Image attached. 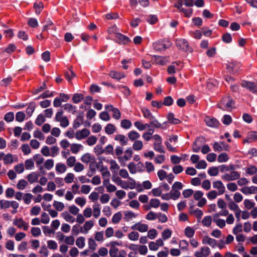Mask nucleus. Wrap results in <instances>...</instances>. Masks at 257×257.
I'll use <instances>...</instances> for the list:
<instances>
[{"instance_id":"54","label":"nucleus","mask_w":257,"mask_h":257,"mask_svg":"<svg viewBox=\"0 0 257 257\" xmlns=\"http://www.w3.org/2000/svg\"><path fill=\"white\" fill-rule=\"evenodd\" d=\"M122 218V214L121 212H118L115 213L112 218V222L113 223H117L119 222Z\"/></svg>"},{"instance_id":"3","label":"nucleus","mask_w":257,"mask_h":257,"mask_svg":"<svg viewBox=\"0 0 257 257\" xmlns=\"http://www.w3.org/2000/svg\"><path fill=\"white\" fill-rule=\"evenodd\" d=\"M111 257H126V252L124 250H119L115 246H111L109 251Z\"/></svg>"},{"instance_id":"39","label":"nucleus","mask_w":257,"mask_h":257,"mask_svg":"<svg viewBox=\"0 0 257 257\" xmlns=\"http://www.w3.org/2000/svg\"><path fill=\"white\" fill-rule=\"evenodd\" d=\"M115 131V126L111 123L108 124L105 128V133L108 135L113 134Z\"/></svg>"},{"instance_id":"64","label":"nucleus","mask_w":257,"mask_h":257,"mask_svg":"<svg viewBox=\"0 0 257 257\" xmlns=\"http://www.w3.org/2000/svg\"><path fill=\"white\" fill-rule=\"evenodd\" d=\"M172 234V231L169 229H165L162 233V236L164 240H166L170 238Z\"/></svg>"},{"instance_id":"16","label":"nucleus","mask_w":257,"mask_h":257,"mask_svg":"<svg viewBox=\"0 0 257 257\" xmlns=\"http://www.w3.org/2000/svg\"><path fill=\"white\" fill-rule=\"evenodd\" d=\"M94 226L93 221L90 220L85 222L83 226L81 227V233L86 234Z\"/></svg>"},{"instance_id":"33","label":"nucleus","mask_w":257,"mask_h":257,"mask_svg":"<svg viewBox=\"0 0 257 257\" xmlns=\"http://www.w3.org/2000/svg\"><path fill=\"white\" fill-rule=\"evenodd\" d=\"M257 140V132H251L248 135L247 138L244 141V142L251 143Z\"/></svg>"},{"instance_id":"7","label":"nucleus","mask_w":257,"mask_h":257,"mask_svg":"<svg viewBox=\"0 0 257 257\" xmlns=\"http://www.w3.org/2000/svg\"><path fill=\"white\" fill-rule=\"evenodd\" d=\"M213 147L215 151L219 152L223 151H228L229 149V145L223 142L214 143Z\"/></svg>"},{"instance_id":"23","label":"nucleus","mask_w":257,"mask_h":257,"mask_svg":"<svg viewBox=\"0 0 257 257\" xmlns=\"http://www.w3.org/2000/svg\"><path fill=\"white\" fill-rule=\"evenodd\" d=\"M204 140V138H200L196 140L192 146V150L193 152L197 153L200 151L202 141Z\"/></svg>"},{"instance_id":"11","label":"nucleus","mask_w":257,"mask_h":257,"mask_svg":"<svg viewBox=\"0 0 257 257\" xmlns=\"http://www.w3.org/2000/svg\"><path fill=\"white\" fill-rule=\"evenodd\" d=\"M210 253V248L207 246H203L201 248L200 250L196 251L194 255L195 257H207Z\"/></svg>"},{"instance_id":"32","label":"nucleus","mask_w":257,"mask_h":257,"mask_svg":"<svg viewBox=\"0 0 257 257\" xmlns=\"http://www.w3.org/2000/svg\"><path fill=\"white\" fill-rule=\"evenodd\" d=\"M109 76L112 78L119 80L121 78L125 77V75L123 73L112 71L109 73Z\"/></svg>"},{"instance_id":"38","label":"nucleus","mask_w":257,"mask_h":257,"mask_svg":"<svg viewBox=\"0 0 257 257\" xmlns=\"http://www.w3.org/2000/svg\"><path fill=\"white\" fill-rule=\"evenodd\" d=\"M143 147V143L142 141H135L133 145V148L135 151H139L141 150Z\"/></svg>"},{"instance_id":"31","label":"nucleus","mask_w":257,"mask_h":257,"mask_svg":"<svg viewBox=\"0 0 257 257\" xmlns=\"http://www.w3.org/2000/svg\"><path fill=\"white\" fill-rule=\"evenodd\" d=\"M38 178V174L36 172H32L27 177L28 182L31 184L37 182Z\"/></svg>"},{"instance_id":"17","label":"nucleus","mask_w":257,"mask_h":257,"mask_svg":"<svg viewBox=\"0 0 257 257\" xmlns=\"http://www.w3.org/2000/svg\"><path fill=\"white\" fill-rule=\"evenodd\" d=\"M133 230H137L141 232H146L148 230L149 226L146 224H143L140 222L135 224L131 227Z\"/></svg>"},{"instance_id":"48","label":"nucleus","mask_w":257,"mask_h":257,"mask_svg":"<svg viewBox=\"0 0 257 257\" xmlns=\"http://www.w3.org/2000/svg\"><path fill=\"white\" fill-rule=\"evenodd\" d=\"M74 177V175L73 173H69L67 174L64 179V180L66 183L70 184L73 182Z\"/></svg>"},{"instance_id":"41","label":"nucleus","mask_w":257,"mask_h":257,"mask_svg":"<svg viewBox=\"0 0 257 257\" xmlns=\"http://www.w3.org/2000/svg\"><path fill=\"white\" fill-rule=\"evenodd\" d=\"M212 217L211 216H205L202 220V224L206 227H209L211 225Z\"/></svg>"},{"instance_id":"62","label":"nucleus","mask_w":257,"mask_h":257,"mask_svg":"<svg viewBox=\"0 0 257 257\" xmlns=\"http://www.w3.org/2000/svg\"><path fill=\"white\" fill-rule=\"evenodd\" d=\"M195 233V230L191 227H187L185 229V235L190 238L192 237Z\"/></svg>"},{"instance_id":"15","label":"nucleus","mask_w":257,"mask_h":257,"mask_svg":"<svg viewBox=\"0 0 257 257\" xmlns=\"http://www.w3.org/2000/svg\"><path fill=\"white\" fill-rule=\"evenodd\" d=\"M213 187L218 190V195L223 194L225 191V188L221 181H216L213 182Z\"/></svg>"},{"instance_id":"4","label":"nucleus","mask_w":257,"mask_h":257,"mask_svg":"<svg viewBox=\"0 0 257 257\" xmlns=\"http://www.w3.org/2000/svg\"><path fill=\"white\" fill-rule=\"evenodd\" d=\"M153 138L155 140V142L154 144V149L156 151L164 153V148L162 145V139L158 135H155Z\"/></svg>"},{"instance_id":"13","label":"nucleus","mask_w":257,"mask_h":257,"mask_svg":"<svg viewBox=\"0 0 257 257\" xmlns=\"http://www.w3.org/2000/svg\"><path fill=\"white\" fill-rule=\"evenodd\" d=\"M129 178V181H122L121 183L120 184V187L124 189H134L136 186V182L135 181L131 178Z\"/></svg>"},{"instance_id":"47","label":"nucleus","mask_w":257,"mask_h":257,"mask_svg":"<svg viewBox=\"0 0 257 257\" xmlns=\"http://www.w3.org/2000/svg\"><path fill=\"white\" fill-rule=\"evenodd\" d=\"M83 99V95L81 93H75L72 97V101L75 103L80 102Z\"/></svg>"},{"instance_id":"6","label":"nucleus","mask_w":257,"mask_h":257,"mask_svg":"<svg viewBox=\"0 0 257 257\" xmlns=\"http://www.w3.org/2000/svg\"><path fill=\"white\" fill-rule=\"evenodd\" d=\"M177 47L184 51H188L191 50L188 42L184 39H179L176 40Z\"/></svg>"},{"instance_id":"53","label":"nucleus","mask_w":257,"mask_h":257,"mask_svg":"<svg viewBox=\"0 0 257 257\" xmlns=\"http://www.w3.org/2000/svg\"><path fill=\"white\" fill-rule=\"evenodd\" d=\"M83 122V117L82 116L78 117L74 121L73 126L75 129L79 127Z\"/></svg>"},{"instance_id":"49","label":"nucleus","mask_w":257,"mask_h":257,"mask_svg":"<svg viewBox=\"0 0 257 257\" xmlns=\"http://www.w3.org/2000/svg\"><path fill=\"white\" fill-rule=\"evenodd\" d=\"M166 123V122H165L163 124H162L157 119H153V120L151 121V125H152V126L157 128H166V127L163 126V124Z\"/></svg>"},{"instance_id":"44","label":"nucleus","mask_w":257,"mask_h":257,"mask_svg":"<svg viewBox=\"0 0 257 257\" xmlns=\"http://www.w3.org/2000/svg\"><path fill=\"white\" fill-rule=\"evenodd\" d=\"M76 159L75 157L71 156L67 159L66 164L69 167L71 168L74 166L76 164Z\"/></svg>"},{"instance_id":"22","label":"nucleus","mask_w":257,"mask_h":257,"mask_svg":"<svg viewBox=\"0 0 257 257\" xmlns=\"http://www.w3.org/2000/svg\"><path fill=\"white\" fill-rule=\"evenodd\" d=\"M70 151L72 154H77L83 150V146L80 144L73 143L70 146Z\"/></svg>"},{"instance_id":"26","label":"nucleus","mask_w":257,"mask_h":257,"mask_svg":"<svg viewBox=\"0 0 257 257\" xmlns=\"http://www.w3.org/2000/svg\"><path fill=\"white\" fill-rule=\"evenodd\" d=\"M167 118L168 121L172 124H177L181 122L179 119L175 117L174 114L172 112H169L167 115Z\"/></svg>"},{"instance_id":"58","label":"nucleus","mask_w":257,"mask_h":257,"mask_svg":"<svg viewBox=\"0 0 257 257\" xmlns=\"http://www.w3.org/2000/svg\"><path fill=\"white\" fill-rule=\"evenodd\" d=\"M228 206L230 210L233 211L234 212L240 209L238 205L233 201H230L228 203Z\"/></svg>"},{"instance_id":"20","label":"nucleus","mask_w":257,"mask_h":257,"mask_svg":"<svg viewBox=\"0 0 257 257\" xmlns=\"http://www.w3.org/2000/svg\"><path fill=\"white\" fill-rule=\"evenodd\" d=\"M202 243L204 244H208L212 247H215L217 246V241L208 236H205L202 239Z\"/></svg>"},{"instance_id":"43","label":"nucleus","mask_w":257,"mask_h":257,"mask_svg":"<svg viewBox=\"0 0 257 257\" xmlns=\"http://www.w3.org/2000/svg\"><path fill=\"white\" fill-rule=\"evenodd\" d=\"M63 107L65 110L72 114H74L76 112V107L73 106L71 104L66 103L63 106Z\"/></svg>"},{"instance_id":"35","label":"nucleus","mask_w":257,"mask_h":257,"mask_svg":"<svg viewBox=\"0 0 257 257\" xmlns=\"http://www.w3.org/2000/svg\"><path fill=\"white\" fill-rule=\"evenodd\" d=\"M154 58L156 63L160 65H165L168 61V58L166 57L155 56Z\"/></svg>"},{"instance_id":"46","label":"nucleus","mask_w":257,"mask_h":257,"mask_svg":"<svg viewBox=\"0 0 257 257\" xmlns=\"http://www.w3.org/2000/svg\"><path fill=\"white\" fill-rule=\"evenodd\" d=\"M181 12L184 13V15L187 17H190L192 14V9H186L182 7H176Z\"/></svg>"},{"instance_id":"55","label":"nucleus","mask_w":257,"mask_h":257,"mask_svg":"<svg viewBox=\"0 0 257 257\" xmlns=\"http://www.w3.org/2000/svg\"><path fill=\"white\" fill-rule=\"evenodd\" d=\"M28 184V182L25 180L21 179L18 182L17 187L19 190H23Z\"/></svg>"},{"instance_id":"57","label":"nucleus","mask_w":257,"mask_h":257,"mask_svg":"<svg viewBox=\"0 0 257 257\" xmlns=\"http://www.w3.org/2000/svg\"><path fill=\"white\" fill-rule=\"evenodd\" d=\"M170 193L171 194V197H172V199L174 200L178 199L180 196L181 195V193L179 192V191L175 190L173 188H172V190L170 192Z\"/></svg>"},{"instance_id":"40","label":"nucleus","mask_w":257,"mask_h":257,"mask_svg":"<svg viewBox=\"0 0 257 257\" xmlns=\"http://www.w3.org/2000/svg\"><path fill=\"white\" fill-rule=\"evenodd\" d=\"M245 171L247 174L252 175L257 172V168L253 165H249L245 168Z\"/></svg>"},{"instance_id":"56","label":"nucleus","mask_w":257,"mask_h":257,"mask_svg":"<svg viewBox=\"0 0 257 257\" xmlns=\"http://www.w3.org/2000/svg\"><path fill=\"white\" fill-rule=\"evenodd\" d=\"M120 125L125 129H128L132 126V122L128 119H123L121 120Z\"/></svg>"},{"instance_id":"42","label":"nucleus","mask_w":257,"mask_h":257,"mask_svg":"<svg viewBox=\"0 0 257 257\" xmlns=\"http://www.w3.org/2000/svg\"><path fill=\"white\" fill-rule=\"evenodd\" d=\"M93 216L97 218L100 215V204H95L93 205Z\"/></svg>"},{"instance_id":"34","label":"nucleus","mask_w":257,"mask_h":257,"mask_svg":"<svg viewBox=\"0 0 257 257\" xmlns=\"http://www.w3.org/2000/svg\"><path fill=\"white\" fill-rule=\"evenodd\" d=\"M127 136L129 139L132 141H137L140 137V135L136 131H130Z\"/></svg>"},{"instance_id":"24","label":"nucleus","mask_w":257,"mask_h":257,"mask_svg":"<svg viewBox=\"0 0 257 257\" xmlns=\"http://www.w3.org/2000/svg\"><path fill=\"white\" fill-rule=\"evenodd\" d=\"M240 190L244 194H250L257 192V187L254 186L244 187Z\"/></svg>"},{"instance_id":"10","label":"nucleus","mask_w":257,"mask_h":257,"mask_svg":"<svg viewBox=\"0 0 257 257\" xmlns=\"http://www.w3.org/2000/svg\"><path fill=\"white\" fill-rule=\"evenodd\" d=\"M90 134V131L86 129L83 128L81 130L78 131L75 134V138L78 140H81L87 138Z\"/></svg>"},{"instance_id":"18","label":"nucleus","mask_w":257,"mask_h":257,"mask_svg":"<svg viewBox=\"0 0 257 257\" xmlns=\"http://www.w3.org/2000/svg\"><path fill=\"white\" fill-rule=\"evenodd\" d=\"M183 5L188 7H192L194 5V0H178L174 6L180 8Z\"/></svg>"},{"instance_id":"19","label":"nucleus","mask_w":257,"mask_h":257,"mask_svg":"<svg viewBox=\"0 0 257 257\" xmlns=\"http://www.w3.org/2000/svg\"><path fill=\"white\" fill-rule=\"evenodd\" d=\"M206 124L210 127H217L219 125L218 120L214 117L206 116L205 118Z\"/></svg>"},{"instance_id":"12","label":"nucleus","mask_w":257,"mask_h":257,"mask_svg":"<svg viewBox=\"0 0 257 257\" xmlns=\"http://www.w3.org/2000/svg\"><path fill=\"white\" fill-rule=\"evenodd\" d=\"M4 163L6 165L11 164L14 162H17L18 158L17 156H13L12 154L9 153L4 156L3 158Z\"/></svg>"},{"instance_id":"59","label":"nucleus","mask_w":257,"mask_h":257,"mask_svg":"<svg viewBox=\"0 0 257 257\" xmlns=\"http://www.w3.org/2000/svg\"><path fill=\"white\" fill-rule=\"evenodd\" d=\"M128 237L131 240H137L139 237V233L136 231H132L128 233Z\"/></svg>"},{"instance_id":"2","label":"nucleus","mask_w":257,"mask_h":257,"mask_svg":"<svg viewBox=\"0 0 257 257\" xmlns=\"http://www.w3.org/2000/svg\"><path fill=\"white\" fill-rule=\"evenodd\" d=\"M55 120L59 122L60 126L63 127H66L69 124V121L67 116L63 115L62 110H59L56 113Z\"/></svg>"},{"instance_id":"27","label":"nucleus","mask_w":257,"mask_h":257,"mask_svg":"<svg viewBox=\"0 0 257 257\" xmlns=\"http://www.w3.org/2000/svg\"><path fill=\"white\" fill-rule=\"evenodd\" d=\"M114 140L118 141L122 146H125L127 144L128 140L126 137L123 135H117L115 136Z\"/></svg>"},{"instance_id":"52","label":"nucleus","mask_w":257,"mask_h":257,"mask_svg":"<svg viewBox=\"0 0 257 257\" xmlns=\"http://www.w3.org/2000/svg\"><path fill=\"white\" fill-rule=\"evenodd\" d=\"M53 206L58 211H61L64 208V204L62 202L57 201L54 202Z\"/></svg>"},{"instance_id":"25","label":"nucleus","mask_w":257,"mask_h":257,"mask_svg":"<svg viewBox=\"0 0 257 257\" xmlns=\"http://www.w3.org/2000/svg\"><path fill=\"white\" fill-rule=\"evenodd\" d=\"M81 161L85 164H88L94 160V157H92L89 153L83 154L80 158Z\"/></svg>"},{"instance_id":"61","label":"nucleus","mask_w":257,"mask_h":257,"mask_svg":"<svg viewBox=\"0 0 257 257\" xmlns=\"http://www.w3.org/2000/svg\"><path fill=\"white\" fill-rule=\"evenodd\" d=\"M15 171L18 174L22 173L25 170V166L23 163H20L14 167Z\"/></svg>"},{"instance_id":"5","label":"nucleus","mask_w":257,"mask_h":257,"mask_svg":"<svg viewBox=\"0 0 257 257\" xmlns=\"http://www.w3.org/2000/svg\"><path fill=\"white\" fill-rule=\"evenodd\" d=\"M240 174L237 171H232L230 173H226L221 176V178L225 181H234L239 179Z\"/></svg>"},{"instance_id":"37","label":"nucleus","mask_w":257,"mask_h":257,"mask_svg":"<svg viewBox=\"0 0 257 257\" xmlns=\"http://www.w3.org/2000/svg\"><path fill=\"white\" fill-rule=\"evenodd\" d=\"M34 8L35 10L36 13L39 14L44 8V4L42 2H36L34 4Z\"/></svg>"},{"instance_id":"51","label":"nucleus","mask_w":257,"mask_h":257,"mask_svg":"<svg viewBox=\"0 0 257 257\" xmlns=\"http://www.w3.org/2000/svg\"><path fill=\"white\" fill-rule=\"evenodd\" d=\"M142 112L144 117L149 119H153L154 118V116L152 115L151 112L149 109L147 108H143L142 109Z\"/></svg>"},{"instance_id":"14","label":"nucleus","mask_w":257,"mask_h":257,"mask_svg":"<svg viewBox=\"0 0 257 257\" xmlns=\"http://www.w3.org/2000/svg\"><path fill=\"white\" fill-rule=\"evenodd\" d=\"M116 42L119 44L125 45L131 42L128 37L120 34L116 33Z\"/></svg>"},{"instance_id":"8","label":"nucleus","mask_w":257,"mask_h":257,"mask_svg":"<svg viewBox=\"0 0 257 257\" xmlns=\"http://www.w3.org/2000/svg\"><path fill=\"white\" fill-rule=\"evenodd\" d=\"M241 86L249 90L252 93L257 92L256 86L255 84L252 82L243 80L241 83Z\"/></svg>"},{"instance_id":"30","label":"nucleus","mask_w":257,"mask_h":257,"mask_svg":"<svg viewBox=\"0 0 257 257\" xmlns=\"http://www.w3.org/2000/svg\"><path fill=\"white\" fill-rule=\"evenodd\" d=\"M137 214L134 213L131 211H126L124 212L123 219L125 221H129L133 218L137 217Z\"/></svg>"},{"instance_id":"29","label":"nucleus","mask_w":257,"mask_h":257,"mask_svg":"<svg viewBox=\"0 0 257 257\" xmlns=\"http://www.w3.org/2000/svg\"><path fill=\"white\" fill-rule=\"evenodd\" d=\"M108 107H111V111L113 112V117L116 119H119L121 116V113L119 109L116 108H113V106L111 105L105 106L106 109H108Z\"/></svg>"},{"instance_id":"45","label":"nucleus","mask_w":257,"mask_h":257,"mask_svg":"<svg viewBox=\"0 0 257 257\" xmlns=\"http://www.w3.org/2000/svg\"><path fill=\"white\" fill-rule=\"evenodd\" d=\"M85 239L84 237H79L76 240V244L79 248H82L85 246Z\"/></svg>"},{"instance_id":"36","label":"nucleus","mask_w":257,"mask_h":257,"mask_svg":"<svg viewBox=\"0 0 257 257\" xmlns=\"http://www.w3.org/2000/svg\"><path fill=\"white\" fill-rule=\"evenodd\" d=\"M55 169L56 172L61 174L64 173L66 171L67 167L64 164L59 163L56 164Z\"/></svg>"},{"instance_id":"60","label":"nucleus","mask_w":257,"mask_h":257,"mask_svg":"<svg viewBox=\"0 0 257 257\" xmlns=\"http://www.w3.org/2000/svg\"><path fill=\"white\" fill-rule=\"evenodd\" d=\"M45 121H46V119L45 118V116L42 114H40L38 115V116L35 120V123L37 125L40 126L43 123H44Z\"/></svg>"},{"instance_id":"1","label":"nucleus","mask_w":257,"mask_h":257,"mask_svg":"<svg viewBox=\"0 0 257 257\" xmlns=\"http://www.w3.org/2000/svg\"><path fill=\"white\" fill-rule=\"evenodd\" d=\"M218 106L219 108L227 111H230L235 107L233 100L227 96L223 97Z\"/></svg>"},{"instance_id":"28","label":"nucleus","mask_w":257,"mask_h":257,"mask_svg":"<svg viewBox=\"0 0 257 257\" xmlns=\"http://www.w3.org/2000/svg\"><path fill=\"white\" fill-rule=\"evenodd\" d=\"M61 216L65 219L67 222L70 223H73L75 219V218L70 214L67 211H64L61 214Z\"/></svg>"},{"instance_id":"63","label":"nucleus","mask_w":257,"mask_h":257,"mask_svg":"<svg viewBox=\"0 0 257 257\" xmlns=\"http://www.w3.org/2000/svg\"><path fill=\"white\" fill-rule=\"evenodd\" d=\"M73 167L74 170L76 172H80L84 170V166L80 162L76 163Z\"/></svg>"},{"instance_id":"50","label":"nucleus","mask_w":257,"mask_h":257,"mask_svg":"<svg viewBox=\"0 0 257 257\" xmlns=\"http://www.w3.org/2000/svg\"><path fill=\"white\" fill-rule=\"evenodd\" d=\"M24 166L27 170H31L34 168V162L32 159L26 160Z\"/></svg>"},{"instance_id":"9","label":"nucleus","mask_w":257,"mask_h":257,"mask_svg":"<svg viewBox=\"0 0 257 257\" xmlns=\"http://www.w3.org/2000/svg\"><path fill=\"white\" fill-rule=\"evenodd\" d=\"M14 225L17 226L19 228H23L24 230H27L29 228V224L24 221L22 218H16L14 220Z\"/></svg>"},{"instance_id":"21","label":"nucleus","mask_w":257,"mask_h":257,"mask_svg":"<svg viewBox=\"0 0 257 257\" xmlns=\"http://www.w3.org/2000/svg\"><path fill=\"white\" fill-rule=\"evenodd\" d=\"M133 152L131 148H128L124 153V156L122 157H118V159L119 161L130 160L133 156Z\"/></svg>"}]
</instances>
